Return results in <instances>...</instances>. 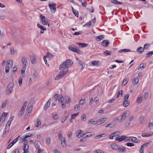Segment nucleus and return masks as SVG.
Returning <instances> with one entry per match:
<instances>
[{"instance_id":"f257e3e1","label":"nucleus","mask_w":153,"mask_h":153,"mask_svg":"<svg viewBox=\"0 0 153 153\" xmlns=\"http://www.w3.org/2000/svg\"><path fill=\"white\" fill-rule=\"evenodd\" d=\"M72 62V61L70 59H67L60 65L59 69L62 71L65 69L68 68L72 66V63H73Z\"/></svg>"},{"instance_id":"f03ea898","label":"nucleus","mask_w":153,"mask_h":153,"mask_svg":"<svg viewBox=\"0 0 153 153\" xmlns=\"http://www.w3.org/2000/svg\"><path fill=\"white\" fill-rule=\"evenodd\" d=\"M39 17L42 20V24L44 25H48V27H49V23L48 19L41 14H40Z\"/></svg>"},{"instance_id":"7ed1b4c3","label":"nucleus","mask_w":153,"mask_h":153,"mask_svg":"<svg viewBox=\"0 0 153 153\" xmlns=\"http://www.w3.org/2000/svg\"><path fill=\"white\" fill-rule=\"evenodd\" d=\"M13 87V85L12 83H9L6 88V94H10L12 92Z\"/></svg>"},{"instance_id":"20e7f679","label":"nucleus","mask_w":153,"mask_h":153,"mask_svg":"<svg viewBox=\"0 0 153 153\" xmlns=\"http://www.w3.org/2000/svg\"><path fill=\"white\" fill-rule=\"evenodd\" d=\"M13 61L9 60L7 62L6 66L5 68V72L7 73L9 72L10 68H12L13 67Z\"/></svg>"},{"instance_id":"39448f33","label":"nucleus","mask_w":153,"mask_h":153,"mask_svg":"<svg viewBox=\"0 0 153 153\" xmlns=\"http://www.w3.org/2000/svg\"><path fill=\"white\" fill-rule=\"evenodd\" d=\"M68 71V70H67L66 71H63L60 72L55 77V80H57L63 77V76L67 73Z\"/></svg>"},{"instance_id":"423d86ee","label":"nucleus","mask_w":153,"mask_h":153,"mask_svg":"<svg viewBox=\"0 0 153 153\" xmlns=\"http://www.w3.org/2000/svg\"><path fill=\"white\" fill-rule=\"evenodd\" d=\"M129 112L128 111H125L122 115H121V118L119 121V123H121L127 117L129 116Z\"/></svg>"},{"instance_id":"0eeeda50","label":"nucleus","mask_w":153,"mask_h":153,"mask_svg":"<svg viewBox=\"0 0 153 153\" xmlns=\"http://www.w3.org/2000/svg\"><path fill=\"white\" fill-rule=\"evenodd\" d=\"M22 62L23 66V69L25 70V68L28 64L27 58L25 57H23L22 59Z\"/></svg>"},{"instance_id":"6e6552de","label":"nucleus","mask_w":153,"mask_h":153,"mask_svg":"<svg viewBox=\"0 0 153 153\" xmlns=\"http://www.w3.org/2000/svg\"><path fill=\"white\" fill-rule=\"evenodd\" d=\"M48 6L49 7L51 12L53 13H54L56 11V4L55 3H53L52 4L49 3Z\"/></svg>"},{"instance_id":"1a4fd4ad","label":"nucleus","mask_w":153,"mask_h":153,"mask_svg":"<svg viewBox=\"0 0 153 153\" xmlns=\"http://www.w3.org/2000/svg\"><path fill=\"white\" fill-rule=\"evenodd\" d=\"M126 136L125 135L119 136L115 138V140L121 142L123 140L125 141Z\"/></svg>"},{"instance_id":"9d476101","label":"nucleus","mask_w":153,"mask_h":153,"mask_svg":"<svg viewBox=\"0 0 153 153\" xmlns=\"http://www.w3.org/2000/svg\"><path fill=\"white\" fill-rule=\"evenodd\" d=\"M107 119L106 117H104L99 119L97 121V125H99L101 124L106 121Z\"/></svg>"},{"instance_id":"9b49d317","label":"nucleus","mask_w":153,"mask_h":153,"mask_svg":"<svg viewBox=\"0 0 153 153\" xmlns=\"http://www.w3.org/2000/svg\"><path fill=\"white\" fill-rule=\"evenodd\" d=\"M51 101V98H50L49 99L48 101L45 104L44 106V109L45 110H46L47 109L50 107Z\"/></svg>"},{"instance_id":"f8f14e48","label":"nucleus","mask_w":153,"mask_h":153,"mask_svg":"<svg viewBox=\"0 0 153 153\" xmlns=\"http://www.w3.org/2000/svg\"><path fill=\"white\" fill-rule=\"evenodd\" d=\"M61 140V144L63 147H65L67 146V142L65 140V137H63V138L60 139Z\"/></svg>"},{"instance_id":"ddd939ff","label":"nucleus","mask_w":153,"mask_h":153,"mask_svg":"<svg viewBox=\"0 0 153 153\" xmlns=\"http://www.w3.org/2000/svg\"><path fill=\"white\" fill-rule=\"evenodd\" d=\"M109 43L110 42L108 40H105L102 41L101 45L103 46L106 47L108 46Z\"/></svg>"},{"instance_id":"4468645a","label":"nucleus","mask_w":153,"mask_h":153,"mask_svg":"<svg viewBox=\"0 0 153 153\" xmlns=\"http://www.w3.org/2000/svg\"><path fill=\"white\" fill-rule=\"evenodd\" d=\"M28 146L27 144H25L23 147L24 153H30L28 151Z\"/></svg>"},{"instance_id":"2eb2a0df","label":"nucleus","mask_w":153,"mask_h":153,"mask_svg":"<svg viewBox=\"0 0 153 153\" xmlns=\"http://www.w3.org/2000/svg\"><path fill=\"white\" fill-rule=\"evenodd\" d=\"M144 51L143 48L141 47H139L136 49V52L139 54H141Z\"/></svg>"},{"instance_id":"dca6fc26","label":"nucleus","mask_w":153,"mask_h":153,"mask_svg":"<svg viewBox=\"0 0 153 153\" xmlns=\"http://www.w3.org/2000/svg\"><path fill=\"white\" fill-rule=\"evenodd\" d=\"M30 59L31 63L32 64H35L36 62V57L35 56H31Z\"/></svg>"},{"instance_id":"f3484780","label":"nucleus","mask_w":153,"mask_h":153,"mask_svg":"<svg viewBox=\"0 0 153 153\" xmlns=\"http://www.w3.org/2000/svg\"><path fill=\"white\" fill-rule=\"evenodd\" d=\"M120 146L118 145H116L114 144L111 145V147L113 149L117 150H118Z\"/></svg>"},{"instance_id":"a211bd4d","label":"nucleus","mask_w":153,"mask_h":153,"mask_svg":"<svg viewBox=\"0 0 153 153\" xmlns=\"http://www.w3.org/2000/svg\"><path fill=\"white\" fill-rule=\"evenodd\" d=\"M88 123L90 124H95L97 125V121L94 119H91L89 120Z\"/></svg>"},{"instance_id":"6ab92c4d","label":"nucleus","mask_w":153,"mask_h":153,"mask_svg":"<svg viewBox=\"0 0 153 153\" xmlns=\"http://www.w3.org/2000/svg\"><path fill=\"white\" fill-rule=\"evenodd\" d=\"M118 150V152H125L126 151L125 147H123L122 148H121L120 146Z\"/></svg>"},{"instance_id":"aec40b11","label":"nucleus","mask_w":153,"mask_h":153,"mask_svg":"<svg viewBox=\"0 0 153 153\" xmlns=\"http://www.w3.org/2000/svg\"><path fill=\"white\" fill-rule=\"evenodd\" d=\"M32 134H30V135H26L25 136H23L22 137L20 138V139H21V140L22 141V142L24 141L26 138H27L28 137H29L30 136H32Z\"/></svg>"},{"instance_id":"412c9836","label":"nucleus","mask_w":153,"mask_h":153,"mask_svg":"<svg viewBox=\"0 0 153 153\" xmlns=\"http://www.w3.org/2000/svg\"><path fill=\"white\" fill-rule=\"evenodd\" d=\"M32 103H31L30 102L28 105L27 107V110L29 111H31L32 110Z\"/></svg>"},{"instance_id":"4be33fe9","label":"nucleus","mask_w":153,"mask_h":153,"mask_svg":"<svg viewBox=\"0 0 153 153\" xmlns=\"http://www.w3.org/2000/svg\"><path fill=\"white\" fill-rule=\"evenodd\" d=\"M78 63L80 65L82 66V67L81 68V69L82 70L85 67V64L83 62H81L79 61H78Z\"/></svg>"},{"instance_id":"5701e85b","label":"nucleus","mask_w":153,"mask_h":153,"mask_svg":"<svg viewBox=\"0 0 153 153\" xmlns=\"http://www.w3.org/2000/svg\"><path fill=\"white\" fill-rule=\"evenodd\" d=\"M139 79L137 77L134 78V79L133 80L132 82V84L133 85H136L137 84L138 82Z\"/></svg>"},{"instance_id":"b1692460","label":"nucleus","mask_w":153,"mask_h":153,"mask_svg":"<svg viewBox=\"0 0 153 153\" xmlns=\"http://www.w3.org/2000/svg\"><path fill=\"white\" fill-rule=\"evenodd\" d=\"M14 118V117L13 116H12L10 118V119L7 122V124L6 125H8V126L10 127V124L12 121L13 120V118Z\"/></svg>"},{"instance_id":"393cba45","label":"nucleus","mask_w":153,"mask_h":153,"mask_svg":"<svg viewBox=\"0 0 153 153\" xmlns=\"http://www.w3.org/2000/svg\"><path fill=\"white\" fill-rule=\"evenodd\" d=\"M85 134H84L83 131L82 130H81L79 131V132L78 133L77 135H76L77 137L80 138L81 137H82L83 135H85Z\"/></svg>"},{"instance_id":"a878e982","label":"nucleus","mask_w":153,"mask_h":153,"mask_svg":"<svg viewBox=\"0 0 153 153\" xmlns=\"http://www.w3.org/2000/svg\"><path fill=\"white\" fill-rule=\"evenodd\" d=\"M111 1L115 4H122V3L121 2H120L117 0H111Z\"/></svg>"},{"instance_id":"bb28decb","label":"nucleus","mask_w":153,"mask_h":153,"mask_svg":"<svg viewBox=\"0 0 153 153\" xmlns=\"http://www.w3.org/2000/svg\"><path fill=\"white\" fill-rule=\"evenodd\" d=\"M153 54V51H149L146 55L145 57L147 58L151 56Z\"/></svg>"},{"instance_id":"cd10ccee","label":"nucleus","mask_w":153,"mask_h":153,"mask_svg":"<svg viewBox=\"0 0 153 153\" xmlns=\"http://www.w3.org/2000/svg\"><path fill=\"white\" fill-rule=\"evenodd\" d=\"M128 77L125 78L123 80V81L122 83V85L123 86H124L126 84V83H127V82H128Z\"/></svg>"},{"instance_id":"c85d7f7f","label":"nucleus","mask_w":153,"mask_h":153,"mask_svg":"<svg viewBox=\"0 0 153 153\" xmlns=\"http://www.w3.org/2000/svg\"><path fill=\"white\" fill-rule=\"evenodd\" d=\"M104 36L103 35H100V36H97L96 37V38H97V39H96L97 40V39H98L97 40L98 41H99L100 40H102V39H104Z\"/></svg>"},{"instance_id":"c756f323","label":"nucleus","mask_w":153,"mask_h":153,"mask_svg":"<svg viewBox=\"0 0 153 153\" xmlns=\"http://www.w3.org/2000/svg\"><path fill=\"white\" fill-rule=\"evenodd\" d=\"M35 147L37 149H40L39 144V143L38 141H37L36 142L35 141Z\"/></svg>"},{"instance_id":"7c9ffc66","label":"nucleus","mask_w":153,"mask_h":153,"mask_svg":"<svg viewBox=\"0 0 153 153\" xmlns=\"http://www.w3.org/2000/svg\"><path fill=\"white\" fill-rule=\"evenodd\" d=\"M150 46V45L149 43H146L145 44L143 47L144 50H148Z\"/></svg>"},{"instance_id":"2f4dec72","label":"nucleus","mask_w":153,"mask_h":153,"mask_svg":"<svg viewBox=\"0 0 153 153\" xmlns=\"http://www.w3.org/2000/svg\"><path fill=\"white\" fill-rule=\"evenodd\" d=\"M131 51L130 50L128 49H123L121 50L118 51L120 53H123V52H128Z\"/></svg>"},{"instance_id":"473e14b6","label":"nucleus","mask_w":153,"mask_h":153,"mask_svg":"<svg viewBox=\"0 0 153 153\" xmlns=\"http://www.w3.org/2000/svg\"><path fill=\"white\" fill-rule=\"evenodd\" d=\"M22 77L21 76L19 77L18 80V83L20 87L22 86Z\"/></svg>"},{"instance_id":"72a5a7b5","label":"nucleus","mask_w":153,"mask_h":153,"mask_svg":"<svg viewBox=\"0 0 153 153\" xmlns=\"http://www.w3.org/2000/svg\"><path fill=\"white\" fill-rule=\"evenodd\" d=\"M53 56L52 54L48 52L46 54L47 57L50 58V59H52L53 58Z\"/></svg>"},{"instance_id":"f704fd0d","label":"nucleus","mask_w":153,"mask_h":153,"mask_svg":"<svg viewBox=\"0 0 153 153\" xmlns=\"http://www.w3.org/2000/svg\"><path fill=\"white\" fill-rule=\"evenodd\" d=\"M129 102L127 100H125L123 103V105L124 106L126 107L129 105Z\"/></svg>"},{"instance_id":"c9c22d12","label":"nucleus","mask_w":153,"mask_h":153,"mask_svg":"<svg viewBox=\"0 0 153 153\" xmlns=\"http://www.w3.org/2000/svg\"><path fill=\"white\" fill-rule=\"evenodd\" d=\"M123 90H121L118 92L117 96L116 97V98H117L120 96V95L121 94V96H122L123 94Z\"/></svg>"},{"instance_id":"e433bc0d","label":"nucleus","mask_w":153,"mask_h":153,"mask_svg":"<svg viewBox=\"0 0 153 153\" xmlns=\"http://www.w3.org/2000/svg\"><path fill=\"white\" fill-rule=\"evenodd\" d=\"M103 54L105 56L110 55H111V53L108 50H106L103 52Z\"/></svg>"},{"instance_id":"4c0bfd02","label":"nucleus","mask_w":153,"mask_h":153,"mask_svg":"<svg viewBox=\"0 0 153 153\" xmlns=\"http://www.w3.org/2000/svg\"><path fill=\"white\" fill-rule=\"evenodd\" d=\"M10 127L7 126V125H6L5 126V128L4 129L3 134L6 133V132L8 131Z\"/></svg>"},{"instance_id":"58836bf2","label":"nucleus","mask_w":153,"mask_h":153,"mask_svg":"<svg viewBox=\"0 0 153 153\" xmlns=\"http://www.w3.org/2000/svg\"><path fill=\"white\" fill-rule=\"evenodd\" d=\"M80 108V106H79V105H78V104L76 105L75 106L74 109H75V110L76 111L79 110Z\"/></svg>"},{"instance_id":"ea45409f","label":"nucleus","mask_w":153,"mask_h":153,"mask_svg":"<svg viewBox=\"0 0 153 153\" xmlns=\"http://www.w3.org/2000/svg\"><path fill=\"white\" fill-rule=\"evenodd\" d=\"M74 52L79 54H81L82 53V52L78 48L76 47Z\"/></svg>"},{"instance_id":"a19ab883","label":"nucleus","mask_w":153,"mask_h":153,"mask_svg":"<svg viewBox=\"0 0 153 153\" xmlns=\"http://www.w3.org/2000/svg\"><path fill=\"white\" fill-rule=\"evenodd\" d=\"M115 126V125L113 123H111L110 124H108L107 125H106L105 126L106 128H112L113 127H114Z\"/></svg>"},{"instance_id":"79ce46f5","label":"nucleus","mask_w":153,"mask_h":153,"mask_svg":"<svg viewBox=\"0 0 153 153\" xmlns=\"http://www.w3.org/2000/svg\"><path fill=\"white\" fill-rule=\"evenodd\" d=\"M5 114V112L3 113L2 114V115L0 117V125H1V124L3 123H2L1 120H2V117H3V116H4V117H5L6 116V115Z\"/></svg>"},{"instance_id":"37998d69","label":"nucleus","mask_w":153,"mask_h":153,"mask_svg":"<svg viewBox=\"0 0 153 153\" xmlns=\"http://www.w3.org/2000/svg\"><path fill=\"white\" fill-rule=\"evenodd\" d=\"M59 102H61V103H62L63 102V97L62 96V95H59Z\"/></svg>"},{"instance_id":"c03bdc74","label":"nucleus","mask_w":153,"mask_h":153,"mask_svg":"<svg viewBox=\"0 0 153 153\" xmlns=\"http://www.w3.org/2000/svg\"><path fill=\"white\" fill-rule=\"evenodd\" d=\"M146 66V63H145V62L143 63L140 65V68H140H144Z\"/></svg>"},{"instance_id":"a18cd8bd","label":"nucleus","mask_w":153,"mask_h":153,"mask_svg":"<svg viewBox=\"0 0 153 153\" xmlns=\"http://www.w3.org/2000/svg\"><path fill=\"white\" fill-rule=\"evenodd\" d=\"M20 136H18L16 138L14 139L11 143V144H13V145L18 140V139H19Z\"/></svg>"},{"instance_id":"49530a36","label":"nucleus","mask_w":153,"mask_h":153,"mask_svg":"<svg viewBox=\"0 0 153 153\" xmlns=\"http://www.w3.org/2000/svg\"><path fill=\"white\" fill-rule=\"evenodd\" d=\"M79 104L80 105H83L85 103V99H81L79 101Z\"/></svg>"},{"instance_id":"de8ad7c7","label":"nucleus","mask_w":153,"mask_h":153,"mask_svg":"<svg viewBox=\"0 0 153 153\" xmlns=\"http://www.w3.org/2000/svg\"><path fill=\"white\" fill-rule=\"evenodd\" d=\"M41 121L38 120V119L37 120V123L35 125V126L36 127H38L39 126L41 125Z\"/></svg>"},{"instance_id":"09e8293b","label":"nucleus","mask_w":153,"mask_h":153,"mask_svg":"<svg viewBox=\"0 0 153 153\" xmlns=\"http://www.w3.org/2000/svg\"><path fill=\"white\" fill-rule=\"evenodd\" d=\"M152 134H147L144 133L142 134V136L144 137H149L151 136Z\"/></svg>"},{"instance_id":"8fccbe9b","label":"nucleus","mask_w":153,"mask_h":153,"mask_svg":"<svg viewBox=\"0 0 153 153\" xmlns=\"http://www.w3.org/2000/svg\"><path fill=\"white\" fill-rule=\"evenodd\" d=\"M10 54L11 55H14L15 54V51L13 48H10Z\"/></svg>"},{"instance_id":"3c124183","label":"nucleus","mask_w":153,"mask_h":153,"mask_svg":"<svg viewBox=\"0 0 153 153\" xmlns=\"http://www.w3.org/2000/svg\"><path fill=\"white\" fill-rule=\"evenodd\" d=\"M142 100V98L141 97L139 96L137 100V103H140L141 102Z\"/></svg>"},{"instance_id":"603ef678","label":"nucleus","mask_w":153,"mask_h":153,"mask_svg":"<svg viewBox=\"0 0 153 153\" xmlns=\"http://www.w3.org/2000/svg\"><path fill=\"white\" fill-rule=\"evenodd\" d=\"M7 103V101L6 100H4L3 101L2 104L1 106V108H4Z\"/></svg>"},{"instance_id":"864d4df0","label":"nucleus","mask_w":153,"mask_h":153,"mask_svg":"<svg viewBox=\"0 0 153 153\" xmlns=\"http://www.w3.org/2000/svg\"><path fill=\"white\" fill-rule=\"evenodd\" d=\"M131 141L134 143V142H136V140H137V138L136 137H131Z\"/></svg>"},{"instance_id":"5fc2aeb1","label":"nucleus","mask_w":153,"mask_h":153,"mask_svg":"<svg viewBox=\"0 0 153 153\" xmlns=\"http://www.w3.org/2000/svg\"><path fill=\"white\" fill-rule=\"evenodd\" d=\"M131 137H126V138H125V141L129 142L131 141Z\"/></svg>"},{"instance_id":"6e6d98bb","label":"nucleus","mask_w":153,"mask_h":153,"mask_svg":"<svg viewBox=\"0 0 153 153\" xmlns=\"http://www.w3.org/2000/svg\"><path fill=\"white\" fill-rule=\"evenodd\" d=\"M81 120L84 121H85L86 120V118L85 115L83 114L81 116Z\"/></svg>"},{"instance_id":"4d7b16f0","label":"nucleus","mask_w":153,"mask_h":153,"mask_svg":"<svg viewBox=\"0 0 153 153\" xmlns=\"http://www.w3.org/2000/svg\"><path fill=\"white\" fill-rule=\"evenodd\" d=\"M91 25V21H90L89 22H87L85 24L83 25L84 27L87 25L88 27H90Z\"/></svg>"},{"instance_id":"13d9d810","label":"nucleus","mask_w":153,"mask_h":153,"mask_svg":"<svg viewBox=\"0 0 153 153\" xmlns=\"http://www.w3.org/2000/svg\"><path fill=\"white\" fill-rule=\"evenodd\" d=\"M76 47H74L72 46H70L68 47L69 49L71 51L74 52Z\"/></svg>"},{"instance_id":"bf43d9fd","label":"nucleus","mask_w":153,"mask_h":153,"mask_svg":"<svg viewBox=\"0 0 153 153\" xmlns=\"http://www.w3.org/2000/svg\"><path fill=\"white\" fill-rule=\"evenodd\" d=\"M79 113H77L72 114L71 116V119H74L78 115Z\"/></svg>"},{"instance_id":"052dcab7","label":"nucleus","mask_w":153,"mask_h":153,"mask_svg":"<svg viewBox=\"0 0 153 153\" xmlns=\"http://www.w3.org/2000/svg\"><path fill=\"white\" fill-rule=\"evenodd\" d=\"M120 134V132L118 131H116L113 133V134L114 137H116L118 136Z\"/></svg>"},{"instance_id":"680f3d73","label":"nucleus","mask_w":153,"mask_h":153,"mask_svg":"<svg viewBox=\"0 0 153 153\" xmlns=\"http://www.w3.org/2000/svg\"><path fill=\"white\" fill-rule=\"evenodd\" d=\"M82 31H80L78 32H76L74 33L73 34L74 35H79L80 34H81L82 33Z\"/></svg>"},{"instance_id":"e2e57ef3","label":"nucleus","mask_w":153,"mask_h":153,"mask_svg":"<svg viewBox=\"0 0 153 153\" xmlns=\"http://www.w3.org/2000/svg\"><path fill=\"white\" fill-rule=\"evenodd\" d=\"M126 145L128 146H134V144L133 143H126Z\"/></svg>"},{"instance_id":"0e129e2a","label":"nucleus","mask_w":153,"mask_h":153,"mask_svg":"<svg viewBox=\"0 0 153 153\" xmlns=\"http://www.w3.org/2000/svg\"><path fill=\"white\" fill-rule=\"evenodd\" d=\"M68 117V116H66V117H64L62 119V120H61V122L62 123H64L65 121L66 120V119Z\"/></svg>"},{"instance_id":"69168bd1","label":"nucleus","mask_w":153,"mask_h":153,"mask_svg":"<svg viewBox=\"0 0 153 153\" xmlns=\"http://www.w3.org/2000/svg\"><path fill=\"white\" fill-rule=\"evenodd\" d=\"M149 94L147 92L145 93L144 95V97L145 99H146L148 98V97Z\"/></svg>"},{"instance_id":"338daca9","label":"nucleus","mask_w":153,"mask_h":153,"mask_svg":"<svg viewBox=\"0 0 153 153\" xmlns=\"http://www.w3.org/2000/svg\"><path fill=\"white\" fill-rule=\"evenodd\" d=\"M52 117L55 120H57L58 119V116L56 114H53Z\"/></svg>"},{"instance_id":"774afa93","label":"nucleus","mask_w":153,"mask_h":153,"mask_svg":"<svg viewBox=\"0 0 153 153\" xmlns=\"http://www.w3.org/2000/svg\"><path fill=\"white\" fill-rule=\"evenodd\" d=\"M95 153H104V152L101 150H97L95 151Z\"/></svg>"}]
</instances>
